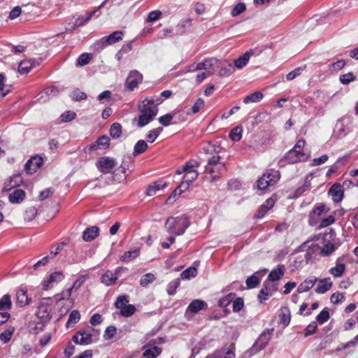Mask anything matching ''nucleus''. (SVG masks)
I'll use <instances>...</instances> for the list:
<instances>
[{
    "instance_id": "44",
    "label": "nucleus",
    "mask_w": 358,
    "mask_h": 358,
    "mask_svg": "<svg viewBox=\"0 0 358 358\" xmlns=\"http://www.w3.org/2000/svg\"><path fill=\"white\" fill-rule=\"evenodd\" d=\"M197 275V270L195 267L191 266L183 271L180 274V278L183 280H189Z\"/></svg>"
},
{
    "instance_id": "31",
    "label": "nucleus",
    "mask_w": 358,
    "mask_h": 358,
    "mask_svg": "<svg viewBox=\"0 0 358 358\" xmlns=\"http://www.w3.org/2000/svg\"><path fill=\"white\" fill-rule=\"evenodd\" d=\"M263 96L264 95L261 92L257 91L246 96L243 99V103L248 104L259 102L263 99Z\"/></svg>"
},
{
    "instance_id": "48",
    "label": "nucleus",
    "mask_w": 358,
    "mask_h": 358,
    "mask_svg": "<svg viewBox=\"0 0 358 358\" xmlns=\"http://www.w3.org/2000/svg\"><path fill=\"white\" fill-rule=\"evenodd\" d=\"M38 214V211L36 207L31 206L27 208L24 213V220L30 222L32 221Z\"/></svg>"
},
{
    "instance_id": "1",
    "label": "nucleus",
    "mask_w": 358,
    "mask_h": 358,
    "mask_svg": "<svg viewBox=\"0 0 358 358\" xmlns=\"http://www.w3.org/2000/svg\"><path fill=\"white\" fill-rule=\"evenodd\" d=\"M154 104V98H146L138 104V109L141 113L137 121V127H143L148 124L157 114L158 108L152 107Z\"/></svg>"
},
{
    "instance_id": "49",
    "label": "nucleus",
    "mask_w": 358,
    "mask_h": 358,
    "mask_svg": "<svg viewBox=\"0 0 358 358\" xmlns=\"http://www.w3.org/2000/svg\"><path fill=\"white\" fill-rule=\"evenodd\" d=\"M246 10V6L243 2H240L236 4L231 11L232 17H236L243 13Z\"/></svg>"
},
{
    "instance_id": "24",
    "label": "nucleus",
    "mask_w": 358,
    "mask_h": 358,
    "mask_svg": "<svg viewBox=\"0 0 358 358\" xmlns=\"http://www.w3.org/2000/svg\"><path fill=\"white\" fill-rule=\"evenodd\" d=\"M207 306V303L200 299H195L193 300L189 305L187 306L186 310V314H187L188 312L192 313H197L199 310L204 308L205 306Z\"/></svg>"
},
{
    "instance_id": "7",
    "label": "nucleus",
    "mask_w": 358,
    "mask_h": 358,
    "mask_svg": "<svg viewBox=\"0 0 358 358\" xmlns=\"http://www.w3.org/2000/svg\"><path fill=\"white\" fill-rule=\"evenodd\" d=\"M43 159L39 155L31 157L24 164V170L29 175H31L37 171V170L43 165Z\"/></svg>"
},
{
    "instance_id": "18",
    "label": "nucleus",
    "mask_w": 358,
    "mask_h": 358,
    "mask_svg": "<svg viewBox=\"0 0 358 358\" xmlns=\"http://www.w3.org/2000/svg\"><path fill=\"white\" fill-rule=\"evenodd\" d=\"M107 2V0H105L104 1L102 2V3L98 6L96 8H95L94 10H91L88 13H86L85 16H83V15H81L80 17H78V18L76 20V25L78 26V27H80V26H83L84 25L86 22H87L92 17L95 15V13H96V11L101 7H103L106 3Z\"/></svg>"
},
{
    "instance_id": "27",
    "label": "nucleus",
    "mask_w": 358,
    "mask_h": 358,
    "mask_svg": "<svg viewBox=\"0 0 358 358\" xmlns=\"http://www.w3.org/2000/svg\"><path fill=\"white\" fill-rule=\"evenodd\" d=\"M317 279L315 277L305 280L297 287L299 293H303L309 291L316 283Z\"/></svg>"
},
{
    "instance_id": "16",
    "label": "nucleus",
    "mask_w": 358,
    "mask_h": 358,
    "mask_svg": "<svg viewBox=\"0 0 358 358\" xmlns=\"http://www.w3.org/2000/svg\"><path fill=\"white\" fill-rule=\"evenodd\" d=\"M322 243L324 246L322 248L320 247V255L323 257L330 256L338 247L337 244L327 241L324 237L322 238Z\"/></svg>"
},
{
    "instance_id": "53",
    "label": "nucleus",
    "mask_w": 358,
    "mask_h": 358,
    "mask_svg": "<svg viewBox=\"0 0 358 358\" xmlns=\"http://www.w3.org/2000/svg\"><path fill=\"white\" fill-rule=\"evenodd\" d=\"M14 332V328L10 327L2 333L0 334V340L4 343H8L11 339L12 335Z\"/></svg>"
},
{
    "instance_id": "13",
    "label": "nucleus",
    "mask_w": 358,
    "mask_h": 358,
    "mask_svg": "<svg viewBox=\"0 0 358 358\" xmlns=\"http://www.w3.org/2000/svg\"><path fill=\"white\" fill-rule=\"evenodd\" d=\"M110 139L108 136H100L97 140L89 145L90 150L106 149L110 145Z\"/></svg>"
},
{
    "instance_id": "30",
    "label": "nucleus",
    "mask_w": 358,
    "mask_h": 358,
    "mask_svg": "<svg viewBox=\"0 0 358 358\" xmlns=\"http://www.w3.org/2000/svg\"><path fill=\"white\" fill-rule=\"evenodd\" d=\"M310 240H308L305 241L303 244H301L299 246V250L301 251H304L307 250L308 252H310L311 254L316 255L320 254V246L317 244H312L311 245H308V244L310 243Z\"/></svg>"
},
{
    "instance_id": "23",
    "label": "nucleus",
    "mask_w": 358,
    "mask_h": 358,
    "mask_svg": "<svg viewBox=\"0 0 358 358\" xmlns=\"http://www.w3.org/2000/svg\"><path fill=\"white\" fill-rule=\"evenodd\" d=\"M17 303L20 307H24L29 304L31 299L28 297L27 290L20 289L16 293Z\"/></svg>"
},
{
    "instance_id": "56",
    "label": "nucleus",
    "mask_w": 358,
    "mask_h": 358,
    "mask_svg": "<svg viewBox=\"0 0 358 358\" xmlns=\"http://www.w3.org/2000/svg\"><path fill=\"white\" fill-rule=\"evenodd\" d=\"M220 159V157L219 155H213L208 159V165L219 166L222 171H225V166L222 163H219Z\"/></svg>"
},
{
    "instance_id": "5",
    "label": "nucleus",
    "mask_w": 358,
    "mask_h": 358,
    "mask_svg": "<svg viewBox=\"0 0 358 358\" xmlns=\"http://www.w3.org/2000/svg\"><path fill=\"white\" fill-rule=\"evenodd\" d=\"M273 329L264 330L258 337L253 345L246 352L249 357L259 352L268 344L271 338Z\"/></svg>"
},
{
    "instance_id": "40",
    "label": "nucleus",
    "mask_w": 358,
    "mask_h": 358,
    "mask_svg": "<svg viewBox=\"0 0 358 358\" xmlns=\"http://www.w3.org/2000/svg\"><path fill=\"white\" fill-rule=\"evenodd\" d=\"M268 290V285L267 282H265L258 294V299L260 303H263L264 301L267 300L269 296L271 295V294L269 293Z\"/></svg>"
},
{
    "instance_id": "50",
    "label": "nucleus",
    "mask_w": 358,
    "mask_h": 358,
    "mask_svg": "<svg viewBox=\"0 0 358 358\" xmlns=\"http://www.w3.org/2000/svg\"><path fill=\"white\" fill-rule=\"evenodd\" d=\"M80 318V315L78 310H74L71 311L69 315V320L66 324V327L69 328L71 326V324L77 323Z\"/></svg>"
},
{
    "instance_id": "20",
    "label": "nucleus",
    "mask_w": 358,
    "mask_h": 358,
    "mask_svg": "<svg viewBox=\"0 0 358 358\" xmlns=\"http://www.w3.org/2000/svg\"><path fill=\"white\" fill-rule=\"evenodd\" d=\"M25 197V192L21 189H17L8 195V200L11 203H20Z\"/></svg>"
},
{
    "instance_id": "11",
    "label": "nucleus",
    "mask_w": 358,
    "mask_h": 358,
    "mask_svg": "<svg viewBox=\"0 0 358 358\" xmlns=\"http://www.w3.org/2000/svg\"><path fill=\"white\" fill-rule=\"evenodd\" d=\"M256 51L253 49H250L246 51L243 55H241L234 60V67L238 69H241L247 65L250 58L255 55Z\"/></svg>"
},
{
    "instance_id": "2",
    "label": "nucleus",
    "mask_w": 358,
    "mask_h": 358,
    "mask_svg": "<svg viewBox=\"0 0 358 358\" xmlns=\"http://www.w3.org/2000/svg\"><path fill=\"white\" fill-rule=\"evenodd\" d=\"M190 222L185 215L178 217H169L165 223L166 231L175 236L182 235L189 227Z\"/></svg>"
},
{
    "instance_id": "61",
    "label": "nucleus",
    "mask_w": 358,
    "mask_h": 358,
    "mask_svg": "<svg viewBox=\"0 0 358 358\" xmlns=\"http://www.w3.org/2000/svg\"><path fill=\"white\" fill-rule=\"evenodd\" d=\"M76 117V114L75 112L71 110H67L61 115L60 118L62 122H68L75 119Z\"/></svg>"
},
{
    "instance_id": "33",
    "label": "nucleus",
    "mask_w": 358,
    "mask_h": 358,
    "mask_svg": "<svg viewBox=\"0 0 358 358\" xmlns=\"http://www.w3.org/2000/svg\"><path fill=\"white\" fill-rule=\"evenodd\" d=\"M260 272H256L249 276L245 281L246 285L249 289L256 287L260 282V277L258 275Z\"/></svg>"
},
{
    "instance_id": "59",
    "label": "nucleus",
    "mask_w": 358,
    "mask_h": 358,
    "mask_svg": "<svg viewBox=\"0 0 358 358\" xmlns=\"http://www.w3.org/2000/svg\"><path fill=\"white\" fill-rule=\"evenodd\" d=\"M198 176V173L195 170H189L185 172L183 176V180L186 181L189 184L193 182Z\"/></svg>"
},
{
    "instance_id": "38",
    "label": "nucleus",
    "mask_w": 358,
    "mask_h": 358,
    "mask_svg": "<svg viewBox=\"0 0 358 358\" xmlns=\"http://www.w3.org/2000/svg\"><path fill=\"white\" fill-rule=\"evenodd\" d=\"M310 187V179H309V176H307L306 177L304 184L302 186L298 187L295 190V192L294 193V197H295V198L299 197L301 195H302V194L303 192H305L306 191L309 189Z\"/></svg>"
},
{
    "instance_id": "54",
    "label": "nucleus",
    "mask_w": 358,
    "mask_h": 358,
    "mask_svg": "<svg viewBox=\"0 0 358 358\" xmlns=\"http://www.w3.org/2000/svg\"><path fill=\"white\" fill-rule=\"evenodd\" d=\"M155 276L151 273L143 275L140 280V285L142 287H147L150 283L154 282Z\"/></svg>"
},
{
    "instance_id": "64",
    "label": "nucleus",
    "mask_w": 358,
    "mask_h": 358,
    "mask_svg": "<svg viewBox=\"0 0 358 358\" xmlns=\"http://www.w3.org/2000/svg\"><path fill=\"white\" fill-rule=\"evenodd\" d=\"M235 296L234 294L230 293L227 294V296L221 298L218 301V305L220 307H226L227 306L230 302L231 301L233 297Z\"/></svg>"
},
{
    "instance_id": "4",
    "label": "nucleus",
    "mask_w": 358,
    "mask_h": 358,
    "mask_svg": "<svg viewBox=\"0 0 358 358\" xmlns=\"http://www.w3.org/2000/svg\"><path fill=\"white\" fill-rule=\"evenodd\" d=\"M278 171L270 169L266 171L257 181V187L260 190H264L268 187L274 185L280 179Z\"/></svg>"
},
{
    "instance_id": "26",
    "label": "nucleus",
    "mask_w": 358,
    "mask_h": 358,
    "mask_svg": "<svg viewBox=\"0 0 358 358\" xmlns=\"http://www.w3.org/2000/svg\"><path fill=\"white\" fill-rule=\"evenodd\" d=\"M167 185L166 182H164L162 180H157L152 182L149 185L146 189V194L148 196H153L156 192L159 189H163Z\"/></svg>"
},
{
    "instance_id": "46",
    "label": "nucleus",
    "mask_w": 358,
    "mask_h": 358,
    "mask_svg": "<svg viewBox=\"0 0 358 358\" xmlns=\"http://www.w3.org/2000/svg\"><path fill=\"white\" fill-rule=\"evenodd\" d=\"M129 301V297L127 295H121L119 296L115 302V307L117 309H122L124 306H127V303Z\"/></svg>"
},
{
    "instance_id": "21",
    "label": "nucleus",
    "mask_w": 358,
    "mask_h": 358,
    "mask_svg": "<svg viewBox=\"0 0 358 358\" xmlns=\"http://www.w3.org/2000/svg\"><path fill=\"white\" fill-rule=\"evenodd\" d=\"M332 287V282L330 278L320 279L315 291L317 294H324L329 291Z\"/></svg>"
},
{
    "instance_id": "10",
    "label": "nucleus",
    "mask_w": 358,
    "mask_h": 358,
    "mask_svg": "<svg viewBox=\"0 0 358 358\" xmlns=\"http://www.w3.org/2000/svg\"><path fill=\"white\" fill-rule=\"evenodd\" d=\"M328 194L331 196L334 203L341 202L344 196L343 186L340 183H334L329 189Z\"/></svg>"
},
{
    "instance_id": "51",
    "label": "nucleus",
    "mask_w": 358,
    "mask_h": 358,
    "mask_svg": "<svg viewBox=\"0 0 358 358\" xmlns=\"http://www.w3.org/2000/svg\"><path fill=\"white\" fill-rule=\"evenodd\" d=\"M92 59V55L90 53H83L81 54L77 61H76V65L80 66H83L86 64H87Z\"/></svg>"
},
{
    "instance_id": "6",
    "label": "nucleus",
    "mask_w": 358,
    "mask_h": 358,
    "mask_svg": "<svg viewBox=\"0 0 358 358\" xmlns=\"http://www.w3.org/2000/svg\"><path fill=\"white\" fill-rule=\"evenodd\" d=\"M143 81V75L137 70H132L129 72L125 83L126 90L132 92Z\"/></svg>"
},
{
    "instance_id": "29",
    "label": "nucleus",
    "mask_w": 358,
    "mask_h": 358,
    "mask_svg": "<svg viewBox=\"0 0 358 358\" xmlns=\"http://www.w3.org/2000/svg\"><path fill=\"white\" fill-rule=\"evenodd\" d=\"M124 34L122 31H115L107 36H104L103 39L108 44L113 45L122 39Z\"/></svg>"
},
{
    "instance_id": "3",
    "label": "nucleus",
    "mask_w": 358,
    "mask_h": 358,
    "mask_svg": "<svg viewBox=\"0 0 358 358\" xmlns=\"http://www.w3.org/2000/svg\"><path fill=\"white\" fill-rule=\"evenodd\" d=\"M304 140H299L294 147L286 153L283 159L279 161V166H284L285 162L288 164H295L306 161L308 159V155L302 152V148L304 147Z\"/></svg>"
},
{
    "instance_id": "32",
    "label": "nucleus",
    "mask_w": 358,
    "mask_h": 358,
    "mask_svg": "<svg viewBox=\"0 0 358 358\" xmlns=\"http://www.w3.org/2000/svg\"><path fill=\"white\" fill-rule=\"evenodd\" d=\"M12 308V302L10 296L5 294L0 299V311L4 312L10 310Z\"/></svg>"
},
{
    "instance_id": "8",
    "label": "nucleus",
    "mask_w": 358,
    "mask_h": 358,
    "mask_svg": "<svg viewBox=\"0 0 358 358\" xmlns=\"http://www.w3.org/2000/svg\"><path fill=\"white\" fill-rule=\"evenodd\" d=\"M96 166L101 173H106L115 166V161L113 158L103 157L97 161Z\"/></svg>"
},
{
    "instance_id": "60",
    "label": "nucleus",
    "mask_w": 358,
    "mask_h": 358,
    "mask_svg": "<svg viewBox=\"0 0 358 358\" xmlns=\"http://www.w3.org/2000/svg\"><path fill=\"white\" fill-rule=\"evenodd\" d=\"M317 330V324L316 322H312L308 327L304 329V336L308 337L314 334Z\"/></svg>"
},
{
    "instance_id": "41",
    "label": "nucleus",
    "mask_w": 358,
    "mask_h": 358,
    "mask_svg": "<svg viewBox=\"0 0 358 358\" xmlns=\"http://www.w3.org/2000/svg\"><path fill=\"white\" fill-rule=\"evenodd\" d=\"M206 171L212 175L210 181H214L217 178H219V174H222L224 171H222L219 166H209L206 167Z\"/></svg>"
},
{
    "instance_id": "42",
    "label": "nucleus",
    "mask_w": 358,
    "mask_h": 358,
    "mask_svg": "<svg viewBox=\"0 0 358 358\" xmlns=\"http://www.w3.org/2000/svg\"><path fill=\"white\" fill-rule=\"evenodd\" d=\"M234 71V66L231 63H228L220 67L219 76L220 77H227L231 75Z\"/></svg>"
},
{
    "instance_id": "34",
    "label": "nucleus",
    "mask_w": 358,
    "mask_h": 358,
    "mask_svg": "<svg viewBox=\"0 0 358 358\" xmlns=\"http://www.w3.org/2000/svg\"><path fill=\"white\" fill-rule=\"evenodd\" d=\"M32 60H24L21 62L18 66V71L21 74L28 73L34 67Z\"/></svg>"
},
{
    "instance_id": "9",
    "label": "nucleus",
    "mask_w": 358,
    "mask_h": 358,
    "mask_svg": "<svg viewBox=\"0 0 358 358\" xmlns=\"http://www.w3.org/2000/svg\"><path fill=\"white\" fill-rule=\"evenodd\" d=\"M329 208H327L326 205L323 203H317L315 206L314 208L309 213V224L314 225L316 222V219L324 212H329Z\"/></svg>"
},
{
    "instance_id": "57",
    "label": "nucleus",
    "mask_w": 358,
    "mask_h": 358,
    "mask_svg": "<svg viewBox=\"0 0 358 358\" xmlns=\"http://www.w3.org/2000/svg\"><path fill=\"white\" fill-rule=\"evenodd\" d=\"M356 80V76L353 73L349 72L340 76L339 80L343 85H348L350 83Z\"/></svg>"
},
{
    "instance_id": "19",
    "label": "nucleus",
    "mask_w": 358,
    "mask_h": 358,
    "mask_svg": "<svg viewBox=\"0 0 358 358\" xmlns=\"http://www.w3.org/2000/svg\"><path fill=\"white\" fill-rule=\"evenodd\" d=\"M342 259L343 257L338 258L336 260V266L331 268L329 271V273L333 275L335 278L342 276L345 271V264L341 262Z\"/></svg>"
},
{
    "instance_id": "55",
    "label": "nucleus",
    "mask_w": 358,
    "mask_h": 358,
    "mask_svg": "<svg viewBox=\"0 0 358 358\" xmlns=\"http://www.w3.org/2000/svg\"><path fill=\"white\" fill-rule=\"evenodd\" d=\"M178 115V113H175L174 115H172L170 113H167L163 116H161L159 118V122L164 126V127H167L169 125H170L171 124V122H172V120L177 115Z\"/></svg>"
},
{
    "instance_id": "62",
    "label": "nucleus",
    "mask_w": 358,
    "mask_h": 358,
    "mask_svg": "<svg viewBox=\"0 0 358 358\" xmlns=\"http://www.w3.org/2000/svg\"><path fill=\"white\" fill-rule=\"evenodd\" d=\"M346 62L344 59H339L336 62H334L329 65V69L333 70L336 72L339 71L345 66Z\"/></svg>"
},
{
    "instance_id": "15",
    "label": "nucleus",
    "mask_w": 358,
    "mask_h": 358,
    "mask_svg": "<svg viewBox=\"0 0 358 358\" xmlns=\"http://www.w3.org/2000/svg\"><path fill=\"white\" fill-rule=\"evenodd\" d=\"M217 64L218 60L216 58H207L203 62L196 64V69L199 70H207L208 71H213L215 72L214 67L216 66Z\"/></svg>"
},
{
    "instance_id": "36",
    "label": "nucleus",
    "mask_w": 358,
    "mask_h": 358,
    "mask_svg": "<svg viewBox=\"0 0 358 358\" xmlns=\"http://www.w3.org/2000/svg\"><path fill=\"white\" fill-rule=\"evenodd\" d=\"M140 255V250L136 249L131 251H127L120 257V260L124 262H129L131 260L136 259Z\"/></svg>"
},
{
    "instance_id": "63",
    "label": "nucleus",
    "mask_w": 358,
    "mask_h": 358,
    "mask_svg": "<svg viewBox=\"0 0 358 358\" xmlns=\"http://www.w3.org/2000/svg\"><path fill=\"white\" fill-rule=\"evenodd\" d=\"M162 13L160 10H156L151 11L148 13L146 21L148 22H152L157 21L162 17Z\"/></svg>"
},
{
    "instance_id": "43",
    "label": "nucleus",
    "mask_w": 358,
    "mask_h": 358,
    "mask_svg": "<svg viewBox=\"0 0 358 358\" xmlns=\"http://www.w3.org/2000/svg\"><path fill=\"white\" fill-rule=\"evenodd\" d=\"M147 148L148 144L146 141L143 140L138 141L134 146V150L133 152L134 156H137L144 152L147 150Z\"/></svg>"
},
{
    "instance_id": "17",
    "label": "nucleus",
    "mask_w": 358,
    "mask_h": 358,
    "mask_svg": "<svg viewBox=\"0 0 358 358\" xmlns=\"http://www.w3.org/2000/svg\"><path fill=\"white\" fill-rule=\"evenodd\" d=\"M99 235V228L93 226L87 228L83 233V239L86 242L92 241Z\"/></svg>"
},
{
    "instance_id": "35",
    "label": "nucleus",
    "mask_w": 358,
    "mask_h": 358,
    "mask_svg": "<svg viewBox=\"0 0 358 358\" xmlns=\"http://www.w3.org/2000/svg\"><path fill=\"white\" fill-rule=\"evenodd\" d=\"M192 26V20L186 19L181 20L180 23L176 26V34L182 35L185 32L187 28Z\"/></svg>"
},
{
    "instance_id": "22",
    "label": "nucleus",
    "mask_w": 358,
    "mask_h": 358,
    "mask_svg": "<svg viewBox=\"0 0 358 358\" xmlns=\"http://www.w3.org/2000/svg\"><path fill=\"white\" fill-rule=\"evenodd\" d=\"M120 269V268H117L115 273H113L110 271H107L102 275L101 278V282L106 285V286L113 285L117 280V276L116 273L119 271Z\"/></svg>"
},
{
    "instance_id": "37",
    "label": "nucleus",
    "mask_w": 358,
    "mask_h": 358,
    "mask_svg": "<svg viewBox=\"0 0 358 358\" xmlns=\"http://www.w3.org/2000/svg\"><path fill=\"white\" fill-rule=\"evenodd\" d=\"M162 352V349L157 346H154L151 348L145 350L143 356L146 358H156Z\"/></svg>"
},
{
    "instance_id": "12",
    "label": "nucleus",
    "mask_w": 358,
    "mask_h": 358,
    "mask_svg": "<svg viewBox=\"0 0 358 358\" xmlns=\"http://www.w3.org/2000/svg\"><path fill=\"white\" fill-rule=\"evenodd\" d=\"M50 312V307L48 304L41 302L38 306V310L36 314L41 321L48 322L51 319Z\"/></svg>"
},
{
    "instance_id": "39",
    "label": "nucleus",
    "mask_w": 358,
    "mask_h": 358,
    "mask_svg": "<svg viewBox=\"0 0 358 358\" xmlns=\"http://www.w3.org/2000/svg\"><path fill=\"white\" fill-rule=\"evenodd\" d=\"M78 334H80V345H89L92 343V334L90 333L87 334L85 331L84 330H80L78 331Z\"/></svg>"
},
{
    "instance_id": "52",
    "label": "nucleus",
    "mask_w": 358,
    "mask_h": 358,
    "mask_svg": "<svg viewBox=\"0 0 358 358\" xmlns=\"http://www.w3.org/2000/svg\"><path fill=\"white\" fill-rule=\"evenodd\" d=\"M136 310L135 306L132 304H129L124 306L123 308L120 310V315L124 317H130L133 315Z\"/></svg>"
},
{
    "instance_id": "58",
    "label": "nucleus",
    "mask_w": 358,
    "mask_h": 358,
    "mask_svg": "<svg viewBox=\"0 0 358 358\" xmlns=\"http://www.w3.org/2000/svg\"><path fill=\"white\" fill-rule=\"evenodd\" d=\"M329 317L328 309L324 308L317 315L316 320L320 324H322L329 319Z\"/></svg>"
},
{
    "instance_id": "45",
    "label": "nucleus",
    "mask_w": 358,
    "mask_h": 358,
    "mask_svg": "<svg viewBox=\"0 0 358 358\" xmlns=\"http://www.w3.org/2000/svg\"><path fill=\"white\" fill-rule=\"evenodd\" d=\"M70 97L75 101H80L85 100L87 97L85 92L80 91L79 89H75L70 94Z\"/></svg>"
},
{
    "instance_id": "25",
    "label": "nucleus",
    "mask_w": 358,
    "mask_h": 358,
    "mask_svg": "<svg viewBox=\"0 0 358 358\" xmlns=\"http://www.w3.org/2000/svg\"><path fill=\"white\" fill-rule=\"evenodd\" d=\"M285 270V268L284 264H278L277 268L272 270L268 274V280L275 282L280 280L283 276Z\"/></svg>"
},
{
    "instance_id": "28",
    "label": "nucleus",
    "mask_w": 358,
    "mask_h": 358,
    "mask_svg": "<svg viewBox=\"0 0 358 358\" xmlns=\"http://www.w3.org/2000/svg\"><path fill=\"white\" fill-rule=\"evenodd\" d=\"M278 317L280 323L282 324L285 327L288 326L291 320L289 309L287 307H282L280 308Z\"/></svg>"
},
{
    "instance_id": "47",
    "label": "nucleus",
    "mask_w": 358,
    "mask_h": 358,
    "mask_svg": "<svg viewBox=\"0 0 358 358\" xmlns=\"http://www.w3.org/2000/svg\"><path fill=\"white\" fill-rule=\"evenodd\" d=\"M180 281L179 278H176V279L172 280L171 282H170L169 283V285H167V289H166V292H167L168 294L173 295L176 293V289L180 286Z\"/></svg>"
},
{
    "instance_id": "14",
    "label": "nucleus",
    "mask_w": 358,
    "mask_h": 358,
    "mask_svg": "<svg viewBox=\"0 0 358 358\" xmlns=\"http://www.w3.org/2000/svg\"><path fill=\"white\" fill-rule=\"evenodd\" d=\"M64 274L62 271H55L52 273L49 277L43 282V289L48 290L50 288V284L52 282H59L64 279Z\"/></svg>"
}]
</instances>
